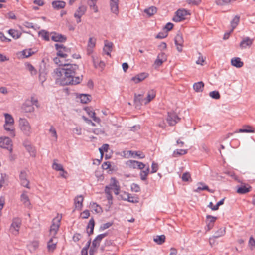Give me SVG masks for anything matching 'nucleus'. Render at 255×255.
I'll use <instances>...</instances> for the list:
<instances>
[{
    "mask_svg": "<svg viewBox=\"0 0 255 255\" xmlns=\"http://www.w3.org/2000/svg\"><path fill=\"white\" fill-rule=\"evenodd\" d=\"M78 68L77 65H74L56 68L54 72L56 82L62 85L80 83L82 80V76H75Z\"/></svg>",
    "mask_w": 255,
    "mask_h": 255,
    "instance_id": "f257e3e1",
    "label": "nucleus"
},
{
    "mask_svg": "<svg viewBox=\"0 0 255 255\" xmlns=\"http://www.w3.org/2000/svg\"><path fill=\"white\" fill-rule=\"evenodd\" d=\"M62 218V214L57 213L56 217L53 219L49 230V237L56 236L60 226Z\"/></svg>",
    "mask_w": 255,
    "mask_h": 255,
    "instance_id": "f03ea898",
    "label": "nucleus"
},
{
    "mask_svg": "<svg viewBox=\"0 0 255 255\" xmlns=\"http://www.w3.org/2000/svg\"><path fill=\"white\" fill-rule=\"evenodd\" d=\"M5 123L4 128L5 130L9 131V134L12 137L15 136V128L14 126V120L12 116L7 113L4 114Z\"/></svg>",
    "mask_w": 255,
    "mask_h": 255,
    "instance_id": "7ed1b4c3",
    "label": "nucleus"
},
{
    "mask_svg": "<svg viewBox=\"0 0 255 255\" xmlns=\"http://www.w3.org/2000/svg\"><path fill=\"white\" fill-rule=\"evenodd\" d=\"M19 127L22 133L29 136L32 133V128L28 120L25 118H20L19 120Z\"/></svg>",
    "mask_w": 255,
    "mask_h": 255,
    "instance_id": "20e7f679",
    "label": "nucleus"
},
{
    "mask_svg": "<svg viewBox=\"0 0 255 255\" xmlns=\"http://www.w3.org/2000/svg\"><path fill=\"white\" fill-rule=\"evenodd\" d=\"M55 47L58 56H61L62 58H67L68 56L71 53L70 49L64 46L63 44H55Z\"/></svg>",
    "mask_w": 255,
    "mask_h": 255,
    "instance_id": "39448f33",
    "label": "nucleus"
},
{
    "mask_svg": "<svg viewBox=\"0 0 255 255\" xmlns=\"http://www.w3.org/2000/svg\"><path fill=\"white\" fill-rule=\"evenodd\" d=\"M87 10V7L85 5H80L76 9L74 13V17L77 23H79L82 21L81 17L85 14Z\"/></svg>",
    "mask_w": 255,
    "mask_h": 255,
    "instance_id": "423d86ee",
    "label": "nucleus"
},
{
    "mask_svg": "<svg viewBox=\"0 0 255 255\" xmlns=\"http://www.w3.org/2000/svg\"><path fill=\"white\" fill-rule=\"evenodd\" d=\"M189 15V11L185 9H179L176 11L175 16L173 18V20L177 22H180L185 20Z\"/></svg>",
    "mask_w": 255,
    "mask_h": 255,
    "instance_id": "0eeeda50",
    "label": "nucleus"
},
{
    "mask_svg": "<svg viewBox=\"0 0 255 255\" xmlns=\"http://www.w3.org/2000/svg\"><path fill=\"white\" fill-rule=\"evenodd\" d=\"M21 225V220L20 219L18 218L13 219L10 227V232L14 235H17L19 234Z\"/></svg>",
    "mask_w": 255,
    "mask_h": 255,
    "instance_id": "6e6552de",
    "label": "nucleus"
},
{
    "mask_svg": "<svg viewBox=\"0 0 255 255\" xmlns=\"http://www.w3.org/2000/svg\"><path fill=\"white\" fill-rule=\"evenodd\" d=\"M12 141L7 137L2 136L0 137V147L8 150L10 152L12 151Z\"/></svg>",
    "mask_w": 255,
    "mask_h": 255,
    "instance_id": "1a4fd4ad",
    "label": "nucleus"
},
{
    "mask_svg": "<svg viewBox=\"0 0 255 255\" xmlns=\"http://www.w3.org/2000/svg\"><path fill=\"white\" fill-rule=\"evenodd\" d=\"M50 239L47 242V248L48 252L53 253L57 247L58 238L56 236L49 237Z\"/></svg>",
    "mask_w": 255,
    "mask_h": 255,
    "instance_id": "9d476101",
    "label": "nucleus"
},
{
    "mask_svg": "<svg viewBox=\"0 0 255 255\" xmlns=\"http://www.w3.org/2000/svg\"><path fill=\"white\" fill-rule=\"evenodd\" d=\"M166 120L170 126H174L179 121L180 118L176 113L174 112H168Z\"/></svg>",
    "mask_w": 255,
    "mask_h": 255,
    "instance_id": "9b49d317",
    "label": "nucleus"
},
{
    "mask_svg": "<svg viewBox=\"0 0 255 255\" xmlns=\"http://www.w3.org/2000/svg\"><path fill=\"white\" fill-rule=\"evenodd\" d=\"M20 183L22 186L28 189H30L29 181L27 179V174L25 171H22L19 175Z\"/></svg>",
    "mask_w": 255,
    "mask_h": 255,
    "instance_id": "f8f14e48",
    "label": "nucleus"
},
{
    "mask_svg": "<svg viewBox=\"0 0 255 255\" xmlns=\"http://www.w3.org/2000/svg\"><path fill=\"white\" fill-rule=\"evenodd\" d=\"M91 55L95 67L103 68L105 66L104 62L100 59L97 54L92 53Z\"/></svg>",
    "mask_w": 255,
    "mask_h": 255,
    "instance_id": "ddd939ff",
    "label": "nucleus"
},
{
    "mask_svg": "<svg viewBox=\"0 0 255 255\" xmlns=\"http://www.w3.org/2000/svg\"><path fill=\"white\" fill-rule=\"evenodd\" d=\"M254 39H251L249 37H244L240 43V47L242 49L250 48L252 45Z\"/></svg>",
    "mask_w": 255,
    "mask_h": 255,
    "instance_id": "4468645a",
    "label": "nucleus"
},
{
    "mask_svg": "<svg viewBox=\"0 0 255 255\" xmlns=\"http://www.w3.org/2000/svg\"><path fill=\"white\" fill-rule=\"evenodd\" d=\"M175 43L176 45L177 50L180 52H182L184 40L182 35L181 33H178L175 36Z\"/></svg>",
    "mask_w": 255,
    "mask_h": 255,
    "instance_id": "2eb2a0df",
    "label": "nucleus"
},
{
    "mask_svg": "<svg viewBox=\"0 0 255 255\" xmlns=\"http://www.w3.org/2000/svg\"><path fill=\"white\" fill-rule=\"evenodd\" d=\"M96 38L94 37H91L89 38L87 46V51L88 55L92 54L93 52V49L96 46Z\"/></svg>",
    "mask_w": 255,
    "mask_h": 255,
    "instance_id": "dca6fc26",
    "label": "nucleus"
},
{
    "mask_svg": "<svg viewBox=\"0 0 255 255\" xmlns=\"http://www.w3.org/2000/svg\"><path fill=\"white\" fill-rule=\"evenodd\" d=\"M67 58H62L61 56H57L53 59L54 62L59 66H63L64 67H67V65H72L69 64L68 59Z\"/></svg>",
    "mask_w": 255,
    "mask_h": 255,
    "instance_id": "f3484780",
    "label": "nucleus"
},
{
    "mask_svg": "<svg viewBox=\"0 0 255 255\" xmlns=\"http://www.w3.org/2000/svg\"><path fill=\"white\" fill-rule=\"evenodd\" d=\"M50 37L52 40L55 42H63L66 40V37L65 36L54 32L50 33Z\"/></svg>",
    "mask_w": 255,
    "mask_h": 255,
    "instance_id": "a211bd4d",
    "label": "nucleus"
},
{
    "mask_svg": "<svg viewBox=\"0 0 255 255\" xmlns=\"http://www.w3.org/2000/svg\"><path fill=\"white\" fill-rule=\"evenodd\" d=\"M167 56L165 53L163 52L159 53L154 62V65L157 67L161 66L164 62L167 60Z\"/></svg>",
    "mask_w": 255,
    "mask_h": 255,
    "instance_id": "6ab92c4d",
    "label": "nucleus"
},
{
    "mask_svg": "<svg viewBox=\"0 0 255 255\" xmlns=\"http://www.w3.org/2000/svg\"><path fill=\"white\" fill-rule=\"evenodd\" d=\"M109 185L112 188V189L114 190V193L116 195L119 194L120 186L118 181L115 178H111Z\"/></svg>",
    "mask_w": 255,
    "mask_h": 255,
    "instance_id": "aec40b11",
    "label": "nucleus"
},
{
    "mask_svg": "<svg viewBox=\"0 0 255 255\" xmlns=\"http://www.w3.org/2000/svg\"><path fill=\"white\" fill-rule=\"evenodd\" d=\"M110 6L111 11L118 15L119 13V0H110Z\"/></svg>",
    "mask_w": 255,
    "mask_h": 255,
    "instance_id": "412c9836",
    "label": "nucleus"
},
{
    "mask_svg": "<svg viewBox=\"0 0 255 255\" xmlns=\"http://www.w3.org/2000/svg\"><path fill=\"white\" fill-rule=\"evenodd\" d=\"M148 77V74L146 73H141L138 74L135 76L133 77L131 80L133 81L134 83H138L142 81H143L145 78Z\"/></svg>",
    "mask_w": 255,
    "mask_h": 255,
    "instance_id": "4be33fe9",
    "label": "nucleus"
},
{
    "mask_svg": "<svg viewBox=\"0 0 255 255\" xmlns=\"http://www.w3.org/2000/svg\"><path fill=\"white\" fill-rule=\"evenodd\" d=\"M20 201L26 207H29L30 205V201L27 191H23L20 196Z\"/></svg>",
    "mask_w": 255,
    "mask_h": 255,
    "instance_id": "5701e85b",
    "label": "nucleus"
},
{
    "mask_svg": "<svg viewBox=\"0 0 255 255\" xmlns=\"http://www.w3.org/2000/svg\"><path fill=\"white\" fill-rule=\"evenodd\" d=\"M74 200L75 208L81 210L83 207L84 197L82 195L77 196L75 198Z\"/></svg>",
    "mask_w": 255,
    "mask_h": 255,
    "instance_id": "b1692460",
    "label": "nucleus"
},
{
    "mask_svg": "<svg viewBox=\"0 0 255 255\" xmlns=\"http://www.w3.org/2000/svg\"><path fill=\"white\" fill-rule=\"evenodd\" d=\"M22 109L26 113H31L34 111V108L31 104V102H30L29 100H27L22 105Z\"/></svg>",
    "mask_w": 255,
    "mask_h": 255,
    "instance_id": "393cba45",
    "label": "nucleus"
},
{
    "mask_svg": "<svg viewBox=\"0 0 255 255\" xmlns=\"http://www.w3.org/2000/svg\"><path fill=\"white\" fill-rule=\"evenodd\" d=\"M84 110L86 112L87 114L89 115V116L93 119L94 121L97 123L100 124L101 122L100 118L95 116V113L92 108L86 107L84 109Z\"/></svg>",
    "mask_w": 255,
    "mask_h": 255,
    "instance_id": "a878e982",
    "label": "nucleus"
},
{
    "mask_svg": "<svg viewBox=\"0 0 255 255\" xmlns=\"http://www.w3.org/2000/svg\"><path fill=\"white\" fill-rule=\"evenodd\" d=\"M156 96V92L154 90H150L148 91L147 97L142 100V102L147 104L151 101Z\"/></svg>",
    "mask_w": 255,
    "mask_h": 255,
    "instance_id": "bb28decb",
    "label": "nucleus"
},
{
    "mask_svg": "<svg viewBox=\"0 0 255 255\" xmlns=\"http://www.w3.org/2000/svg\"><path fill=\"white\" fill-rule=\"evenodd\" d=\"M216 220V218L210 215L207 216V230L208 231L211 230L213 227L214 226V222H215Z\"/></svg>",
    "mask_w": 255,
    "mask_h": 255,
    "instance_id": "cd10ccee",
    "label": "nucleus"
},
{
    "mask_svg": "<svg viewBox=\"0 0 255 255\" xmlns=\"http://www.w3.org/2000/svg\"><path fill=\"white\" fill-rule=\"evenodd\" d=\"M66 5L65 2L60 0H55L52 2L53 8L56 10H59L65 7Z\"/></svg>",
    "mask_w": 255,
    "mask_h": 255,
    "instance_id": "c85d7f7f",
    "label": "nucleus"
},
{
    "mask_svg": "<svg viewBox=\"0 0 255 255\" xmlns=\"http://www.w3.org/2000/svg\"><path fill=\"white\" fill-rule=\"evenodd\" d=\"M231 64L232 66L236 68H241L244 65V63L239 57L233 58L231 60Z\"/></svg>",
    "mask_w": 255,
    "mask_h": 255,
    "instance_id": "c756f323",
    "label": "nucleus"
},
{
    "mask_svg": "<svg viewBox=\"0 0 255 255\" xmlns=\"http://www.w3.org/2000/svg\"><path fill=\"white\" fill-rule=\"evenodd\" d=\"M113 43L108 41H105V45L103 48L104 52L108 55L110 56L111 52L112 51L113 48Z\"/></svg>",
    "mask_w": 255,
    "mask_h": 255,
    "instance_id": "7c9ffc66",
    "label": "nucleus"
},
{
    "mask_svg": "<svg viewBox=\"0 0 255 255\" xmlns=\"http://www.w3.org/2000/svg\"><path fill=\"white\" fill-rule=\"evenodd\" d=\"M38 35L43 40L48 41L50 40V33L45 30H42L39 31Z\"/></svg>",
    "mask_w": 255,
    "mask_h": 255,
    "instance_id": "2f4dec72",
    "label": "nucleus"
},
{
    "mask_svg": "<svg viewBox=\"0 0 255 255\" xmlns=\"http://www.w3.org/2000/svg\"><path fill=\"white\" fill-rule=\"evenodd\" d=\"M204 84L203 82L200 81L195 83L193 84V87L196 92H202L204 89Z\"/></svg>",
    "mask_w": 255,
    "mask_h": 255,
    "instance_id": "473e14b6",
    "label": "nucleus"
},
{
    "mask_svg": "<svg viewBox=\"0 0 255 255\" xmlns=\"http://www.w3.org/2000/svg\"><path fill=\"white\" fill-rule=\"evenodd\" d=\"M251 186H242L239 187L237 190V192L239 194H245L250 192L251 190Z\"/></svg>",
    "mask_w": 255,
    "mask_h": 255,
    "instance_id": "72a5a7b5",
    "label": "nucleus"
},
{
    "mask_svg": "<svg viewBox=\"0 0 255 255\" xmlns=\"http://www.w3.org/2000/svg\"><path fill=\"white\" fill-rule=\"evenodd\" d=\"M236 132H245V133H254V128L249 126V125H246L244 126L243 128L239 129L238 131Z\"/></svg>",
    "mask_w": 255,
    "mask_h": 255,
    "instance_id": "f704fd0d",
    "label": "nucleus"
},
{
    "mask_svg": "<svg viewBox=\"0 0 255 255\" xmlns=\"http://www.w3.org/2000/svg\"><path fill=\"white\" fill-rule=\"evenodd\" d=\"M144 12L148 16H151L157 12V8L155 6H151L144 9Z\"/></svg>",
    "mask_w": 255,
    "mask_h": 255,
    "instance_id": "c9c22d12",
    "label": "nucleus"
},
{
    "mask_svg": "<svg viewBox=\"0 0 255 255\" xmlns=\"http://www.w3.org/2000/svg\"><path fill=\"white\" fill-rule=\"evenodd\" d=\"M100 242L97 241L95 239L93 241L90 250V255H93L94 252L97 250L99 246Z\"/></svg>",
    "mask_w": 255,
    "mask_h": 255,
    "instance_id": "e433bc0d",
    "label": "nucleus"
},
{
    "mask_svg": "<svg viewBox=\"0 0 255 255\" xmlns=\"http://www.w3.org/2000/svg\"><path fill=\"white\" fill-rule=\"evenodd\" d=\"M198 186L197 188L194 190L195 192H199L201 190H208L210 192H213L212 190L209 189L208 187L203 183H199Z\"/></svg>",
    "mask_w": 255,
    "mask_h": 255,
    "instance_id": "4c0bfd02",
    "label": "nucleus"
},
{
    "mask_svg": "<svg viewBox=\"0 0 255 255\" xmlns=\"http://www.w3.org/2000/svg\"><path fill=\"white\" fill-rule=\"evenodd\" d=\"M52 168L53 170L57 171H63V169H64L63 165L58 163L57 159H54L53 160Z\"/></svg>",
    "mask_w": 255,
    "mask_h": 255,
    "instance_id": "58836bf2",
    "label": "nucleus"
},
{
    "mask_svg": "<svg viewBox=\"0 0 255 255\" xmlns=\"http://www.w3.org/2000/svg\"><path fill=\"white\" fill-rule=\"evenodd\" d=\"M39 245V243L38 241H33L28 244V247L31 252H33L38 249Z\"/></svg>",
    "mask_w": 255,
    "mask_h": 255,
    "instance_id": "ea45409f",
    "label": "nucleus"
},
{
    "mask_svg": "<svg viewBox=\"0 0 255 255\" xmlns=\"http://www.w3.org/2000/svg\"><path fill=\"white\" fill-rule=\"evenodd\" d=\"M240 21V17L238 15L235 16L231 22V25L232 27V29L230 30V32H232L234 29L237 27Z\"/></svg>",
    "mask_w": 255,
    "mask_h": 255,
    "instance_id": "a19ab883",
    "label": "nucleus"
},
{
    "mask_svg": "<svg viewBox=\"0 0 255 255\" xmlns=\"http://www.w3.org/2000/svg\"><path fill=\"white\" fill-rule=\"evenodd\" d=\"M149 173V167H147L145 170H141L139 174L141 180L142 181L146 180Z\"/></svg>",
    "mask_w": 255,
    "mask_h": 255,
    "instance_id": "79ce46f5",
    "label": "nucleus"
},
{
    "mask_svg": "<svg viewBox=\"0 0 255 255\" xmlns=\"http://www.w3.org/2000/svg\"><path fill=\"white\" fill-rule=\"evenodd\" d=\"M49 132L51 136L53 137L54 140L56 141L57 140L58 135L55 128L53 126H51L49 130Z\"/></svg>",
    "mask_w": 255,
    "mask_h": 255,
    "instance_id": "37998d69",
    "label": "nucleus"
},
{
    "mask_svg": "<svg viewBox=\"0 0 255 255\" xmlns=\"http://www.w3.org/2000/svg\"><path fill=\"white\" fill-rule=\"evenodd\" d=\"M90 207L92 210H94L97 213L102 212V208L96 203H90Z\"/></svg>",
    "mask_w": 255,
    "mask_h": 255,
    "instance_id": "c03bdc74",
    "label": "nucleus"
},
{
    "mask_svg": "<svg viewBox=\"0 0 255 255\" xmlns=\"http://www.w3.org/2000/svg\"><path fill=\"white\" fill-rule=\"evenodd\" d=\"M138 162L137 161L130 160L126 162V165L129 168L135 169L137 168V166H138Z\"/></svg>",
    "mask_w": 255,
    "mask_h": 255,
    "instance_id": "a18cd8bd",
    "label": "nucleus"
},
{
    "mask_svg": "<svg viewBox=\"0 0 255 255\" xmlns=\"http://www.w3.org/2000/svg\"><path fill=\"white\" fill-rule=\"evenodd\" d=\"M8 33L13 38L15 39H18L19 38L21 33L19 32L17 30H14V29H10L8 31Z\"/></svg>",
    "mask_w": 255,
    "mask_h": 255,
    "instance_id": "49530a36",
    "label": "nucleus"
},
{
    "mask_svg": "<svg viewBox=\"0 0 255 255\" xmlns=\"http://www.w3.org/2000/svg\"><path fill=\"white\" fill-rule=\"evenodd\" d=\"M94 225H95L94 220L93 218H92L90 220L88 225L87 226V232L89 234L93 233Z\"/></svg>",
    "mask_w": 255,
    "mask_h": 255,
    "instance_id": "de8ad7c7",
    "label": "nucleus"
},
{
    "mask_svg": "<svg viewBox=\"0 0 255 255\" xmlns=\"http://www.w3.org/2000/svg\"><path fill=\"white\" fill-rule=\"evenodd\" d=\"M79 98L82 103L86 104L90 101L91 96L87 94H81Z\"/></svg>",
    "mask_w": 255,
    "mask_h": 255,
    "instance_id": "09e8293b",
    "label": "nucleus"
},
{
    "mask_svg": "<svg viewBox=\"0 0 255 255\" xmlns=\"http://www.w3.org/2000/svg\"><path fill=\"white\" fill-rule=\"evenodd\" d=\"M129 154L133 157L135 156L139 157V158L142 159L145 157V155L141 152H133L131 151H129Z\"/></svg>",
    "mask_w": 255,
    "mask_h": 255,
    "instance_id": "8fccbe9b",
    "label": "nucleus"
},
{
    "mask_svg": "<svg viewBox=\"0 0 255 255\" xmlns=\"http://www.w3.org/2000/svg\"><path fill=\"white\" fill-rule=\"evenodd\" d=\"M165 237L164 235L157 236L154 239V241L158 244H162L165 241Z\"/></svg>",
    "mask_w": 255,
    "mask_h": 255,
    "instance_id": "3c124183",
    "label": "nucleus"
},
{
    "mask_svg": "<svg viewBox=\"0 0 255 255\" xmlns=\"http://www.w3.org/2000/svg\"><path fill=\"white\" fill-rule=\"evenodd\" d=\"M225 232H226V228H220L216 233L215 237L219 238L220 237L223 236L225 235Z\"/></svg>",
    "mask_w": 255,
    "mask_h": 255,
    "instance_id": "603ef678",
    "label": "nucleus"
},
{
    "mask_svg": "<svg viewBox=\"0 0 255 255\" xmlns=\"http://www.w3.org/2000/svg\"><path fill=\"white\" fill-rule=\"evenodd\" d=\"M182 180L183 181H192V179L191 177V175L189 172H186L182 175Z\"/></svg>",
    "mask_w": 255,
    "mask_h": 255,
    "instance_id": "864d4df0",
    "label": "nucleus"
},
{
    "mask_svg": "<svg viewBox=\"0 0 255 255\" xmlns=\"http://www.w3.org/2000/svg\"><path fill=\"white\" fill-rule=\"evenodd\" d=\"M187 153V150L184 149H177L173 152V155L175 157L179 155H184Z\"/></svg>",
    "mask_w": 255,
    "mask_h": 255,
    "instance_id": "5fc2aeb1",
    "label": "nucleus"
},
{
    "mask_svg": "<svg viewBox=\"0 0 255 255\" xmlns=\"http://www.w3.org/2000/svg\"><path fill=\"white\" fill-rule=\"evenodd\" d=\"M109 146L108 144H104L102 145L101 148H99V151L102 157L104 154V152H107L109 149Z\"/></svg>",
    "mask_w": 255,
    "mask_h": 255,
    "instance_id": "6e6d98bb",
    "label": "nucleus"
},
{
    "mask_svg": "<svg viewBox=\"0 0 255 255\" xmlns=\"http://www.w3.org/2000/svg\"><path fill=\"white\" fill-rule=\"evenodd\" d=\"M33 52L32 51L31 49H25L22 51V54L23 55L24 57L27 58L30 56Z\"/></svg>",
    "mask_w": 255,
    "mask_h": 255,
    "instance_id": "4d7b16f0",
    "label": "nucleus"
},
{
    "mask_svg": "<svg viewBox=\"0 0 255 255\" xmlns=\"http://www.w3.org/2000/svg\"><path fill=\"white\" fill-rule=\"evenodd\" d=\"M209 95L211 97L215 99H218L220 97V95L219 92L217 91H213L210 92L209 93Z\"/></svg>",
    "mask_w": 255,
    "mask_h": 255,
    "instance_id": "13d9d810",
    "label": "nucleus"
},
{
    "mask_svg": "<svg viewBox=\"0 0 255 255\" xmlns=\"http://www.w3.org/2000/svg\"><path fill=\"white\" fill-rule=\"evenodd\" d=\"M27 69L30 72L31 75L36 74L37 71L35 68L30 64H27L26 65Z\"/></svg>",
    "mask_w": 255,
    "mask_h": 255,
    "instance_id": "bf43d9fd",
    "label": "nucleus"
},
{
    "mask_svg": "<svg viewBox=\"0 0 255 255\" xmlns=\"http://www.w3.org/2000/svg\"><path fill=\"white\" fill-rule=\"evenodd\" d=\"M131 190L133 192H138L140 191V187L138 184L133 183L131 185Z\"/></svg>",
    "mask_w": 255,
    "mask_h": 255,
    "instance_id": "052dcab7",
    "label": "nucleus"
},
{
    "mask_svg": "<svg viewBox=\"0 0 255 255\" xmlns=\"http://www.w3.org/2000/svg\"><path fill=\"white\" fill-rule=\"evenodd\" d=\"M216 2L219 5H225L231 2V0H216Z\"/></svg>",
    "mask_w": 255,
    "mask_h": 255,
    "instance_id": "680f3d73",
    "label": "nucleus"
},
{
    "mask_svg": "<svg viewBox=\"0 0 255 255\" xmlns=\"http://www.w3.org/2000/svg\"><path fill=\"white\" fill-rule=\"evenodd\" d=\"M205 58L201 54V53H199L198 58L196 63L197 64L203 65L205 62Z\"/></svg>",
    "mask_w": 255,
    "mask_h": 255,
    "instance_id": "e2e57ef3",
    "label": "nucleus"
},
{
    "mask_svg": "<svg viewBox=\"0 0 255 255\" xmlns=\"http://www.w3.org/2000/svg\"><path fill=\"white\" fill-rule=\"evenodd\" d=\"M129 193L125 191H123L121 192L120 194V197L122 200L125 201H128V199L129 198Z\"/></svg>",
    "mask_w": 255,
    "mask_h": 255,
    "instance_id": "0e129e2a",
    "label": "nucleus"
},
{
    "mask_svg": "<svg viewBox=\"0 0 255 255\" xmlns=\"http://www.w3.org/2000/svg\"><path fill=\"white\" fill-rule=\"evenodd\" d=\"M29 100L30 102H31V104L32 106L35 105L37 108L39 107L38 101L36 98L34 97H31V99Z\"/></svg>",
    "mask_w": 255,
    "mask_h": 255,
    "instance_id": "69168bd1",
    "label": "nucleus"
},
{
    "mask_svg": "<svg viewBox=\"0 0 255 255\" xmlns=\"http://www.w3.org/2000/svg\"><path fill=\"white\" fill-rule=\"evenodd\" d=\"M168 35V33L167 32H159L157 36H156V38L158 39H163L166 38Z\"/></svg>",
    "mask_w": 255,
    "mask_h": 255,
    "instance_id": "338daca9",
    "label": "nucleus"
},
{
    "mask_svg": "<svg viewBox=\"0 0 255 255\" xmlns=\"http://www.w3.org/2000/svg\"><path fill=\"white\" fill-rule=\"evenodd\" d=\"M249 245L251 249L255 247V240L253 237H251L249 241Z\"/></svg>",
    "mask_w": 255,
    "mask_h": 255,
    "instance_id": "774afa93",
    "label": "nucleus"
}]
</instances>
